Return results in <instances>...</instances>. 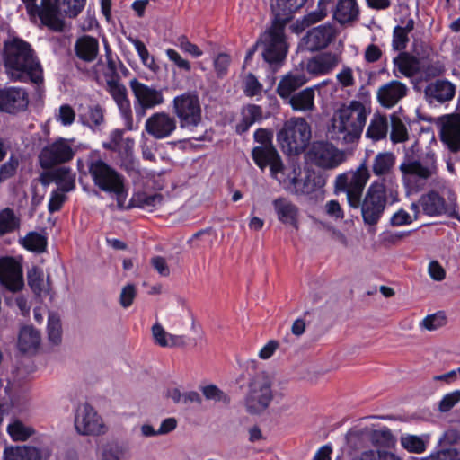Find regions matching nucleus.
I'll use <instances>...</instances> for the list:
<instances>
[{"instance_id": "16", "label": "nucleus", "mask_w": 460, "mask_h": 460, "mask_svg": "<svg viewBox=\"0 0 460 460\" xmlns=\"http://www.w3.org/2000/svg\"><path fill=\"white\" fill-rule=\"evenodd\" d=\"M0 283L8 290L16 292L23 287V274L21 262L12 256L0 258Z\"/></svg>"}, {"instance_id": "54", "label": "nucleus", "mask_w": 460, "mask_h": 460, "mask_svg": "<svg viewBox=\"0 0 460 460\" xmlns=\"http://www.w3.org/2000/svg\"><path fill=\"white\" fill-rule=\"evenodd\" d=\"M27 280L30 288L34 293H40L43 286V272L37 266L32 267L27 272Z\"/></svg>"}, {"instance_id": "59", "label": "nucleus", "mask_w": 460, "mask_h": 460, "mask_svg": "<svg viewBox=\"0 0 460 460\" xmlns=\"http://www.w3.org/2000/svg\"><path fill=\"white\" fill-rule=\"evenodd\" d=\"M408 42V34L401 30V26L394 27L392 40V46L394 49L402 51L406 49Z\"/></svg>"}, {"instance_id": "15", "label": "nucleus", "mask_w": 460, "mask_h": 460, "mask_svg": "<svg viewBox=\"0 0 460 460\" xmlns=\"http://www.w3.org/2000/svg\"><path fill=\"white\" fill-rule=\"evenodd\" d=\"M311 160L319 167L333 169L341 164L346 157L342 151L327 142H316L310 150Z\"/></svg>"}, {"instance_id": "56", "label": "nucleus", "mask_w": 460, "mask_h": 460, "mask_svg": "<svg viewBox=\"0 0 460 460\" xmlns=\"http://www.w3.org/2000/svg\"><path fill=\"white\" fill-rule=\"evenodd\" d=\"M18 166V157L11 155L9 159L0 166V176L3 182L15 175Z\"/></svg>"}, {"instance_id": "12", "label": "nucleus", "mask_w": 460, "mask_h": 460, "mask_svg": "<svg viewBox=\"0 0 460 460\" xmlns=\"http://www.w3.org/2000/svg\"><path fill=\"white\" fill-rule=\"evenodd\" d=\"M447 199L435 190H430L420 198V205L422 212L429 217H439L447 215L456 217V198L451 190H446Z\"/></svg>"}, {"instance_id": "22", "label": "nucleus", "mask_w": 460, "mask_h": 460, "mask_svg": "<svg viewBox=\"0 0 460 460\" xmlns=\"http://www.w3.org/2000/svg\"><path fill=\"white\" fill-rule=\"evenodd\" d=\"M341 54L326 51L315 55L306 63V70L314 75H323L331 73L341 62Z\"/></svg>"}, {"instance_id": "43", "label": "nucleus", "mask_w": 460, "mask_h": 460, "mask_svg": "<svg viewBox=\"0 0 460 460\" xmlns=\"http://www.w3.org/2000/svg\"><path fill=\"white\" fill-rule=\"evenodd\" d=\"M246 411L250 414L259 413V382L253 376L249 382V392L245 398Z\"/></svg>"}, {"instance_id": "26", "label": "nucleus", "mask_w": 460, "mask_h": 460, "mask_svg": "<svg viewBox=\"0 0 460 460\" xmlns=\"http://www.w3.org/2000/svg\"><path fill=\"white\" fill-rule=\"evenodd\" d=\"M283 396L280 383L272 375L261 376V408H267L271 402H279Z\"/></svg>"}, {"instance_id": "24", "label": "nucleus", "mask_w": 460, "mask_h": 460, "mask_svg": "<svg viewBox=\"0 0 460 460\" xmlns=\"http://www.w3.org/2000/svg\"><path fill=\"white\" fill-rule=\"evenodd\" d=\"M337 31L332 24L317 26L307 32L305 37L308 49L314 51L327 47L336 37Z\"/></svg>"}, {"instance_id": "14", "label": "nucleus", "mask_w": 460, "mask_h": 460, "mask_svg": "<svg viewBox=\"0 0 460 460\" xmlns=\"http://www.w3.org/2000/svg\"><path fill=\"white\" fill-rule=\"evenodd\" d=\"M75 428L79 434L86 436H97L105 432L102 418L87 402L77 407L75 414Z\"/></svg>"}, {"instance_id": "52", "label": "nucleus", "mask_w": 460, "mask_h": 460, "mask_svg": "<svg viewBox=\"0 0 460 460\" xmlns=\"http://www.w3.org/2000/svg\"><path fill=\"white\" fill-rule=\"evenodd\" d=\"M333 0H319L317 9L304 17V23L306 26L316 23L324 19L329 11V5Z\"/></svg>"}, {"instance_id": "6", "label": "nucleus", "mask_w": 460, "mask_h": 460, "mask_svg": "<svg viewBox=\"0 0 460 460\" xmlns=\"http://www.w3.org/2000/svg\"><path fill=\"white\" fill-rule=\"evenodd\" d=\"M88 172L94 186L103 192L115 195L118 207L123 208L128 192L125 177L102 159L88 162Z\"/></svg>"}, {"instance_id": "5", "label": "nucleus", "mask_w": 460, "mask_h": 460, "mask_svg": "<svg viewBox=\"0 0 460 460\" xmlns=\"http://www.w3.org/2000/svg\"><path fill=\"white\" fill-rule=\"evenodd\" d=\"M399 170L403 186L409 191L418 192L438 173L436 155L429 151L419 159L406 156L400 164Z\"/></svg>"}, {"instance_id": "58", "label": "nucleus", "mask_w": 460, "mask_h": 460, "mask_svg": "<svg viewBox=\"0 0 460 460\" xmlns=\"http://www.w3.org/2000/svg\"><path fill=\"white\" fill-rule=\"evenodd\" d=\"M66 192L52 190L48 204V210L50 214L59 211L66 200Z\"/></svg>"}, {"instance_id": "40", "label": "nucleus", "mask_w": 460, "mask_h": 460, "mask_svg": "<svg viewBox=\"0 0 460 460\" xmlns=\"http://www.w3.org/2000/svg\"><path fill=\"white\" fill-rule=\"evenodd\" d=\"M388 131V122L385 116L375 115L367 129L366 136L374 141L385 138Z\"/></svg>"}, {"instance_id": "50", "label": "nucleus", "mask_w": 460, "mask_h": 460, "mask_svg": "<svg viewBox=\"0 0 460 460\" xmlns=\"http://www.w3.org/2000/svg\"><path fill=\"white\" fill-rule=\"evenodd\" d=\"M259 119V105L251 104L244 109L243 112V119L237 125L236 130L238 133H244L249 128Z\"/></svg>"}, {"instance_id": "53", "label": "nucleus", "mask_w": 460, "mask_h": 460, "mask_svg": "<svg viewBox=\"0 0 460 460\" xmlns=\"http://www.w3.org/2000/svg\"><path fill=\"white\" fill-rule=\"evenodd\" d=\"M354 460H402V458L386 450H367Z\"/></svg>"}, {"instance_id": "17", "label": "nucleus", "mask_w": 460, "mask_h": 460, "mask_svg": "<svg viewBox=\"0 0 460 460\" xmlns=\"http://www.w3.org/2000/svg\"><path fill=\"white\" fill-rule=\"evenodd\" d=\"M441 141L454 153L460 151V115L449 114L438 119Z\"/></svg>"}, {"instance_id": "45", "label": "nucleus", "mask_w": 460, "mask_h": 460, "mask_svg": "<svg viewBox=\"0 0 460 460\" xmlns=\"http://www.w3.org/2000/svg\"><path fill=\"white\" fill-rule=\"evenodd\" d=\"M7 433L13 441H26L34 433V429L16 420L7 426Z\"/></svg>"}, {"instance_id": "51", "label": "nucleus", "mask_w": 460, "mask_h": 460, "mask_svg": "<svg viewBox=\"0 0 460 460\" xmlns=\"http://www.w3.org/2000/svg\"><path fill=\"white\" fill-rule=\"evenodd\" d=\"M202 394L208 401L223 402L228 405L231 402L230 396L219 389L216 385H208L200 387Z\"/></svg>"}, {"instance_id": "46", "label": "nucleus", "mask_w": 460, "mask_h": 460, "mask_svg": "<svg viewBox=\"0 0 460 460\" xmlns=\"http://www.w3.org/2000/svg\"><path fill=\"white\" fill-rule=\"evenodd\" d=\"M58 172H62L60 179H56L55 183L60 192H70L75 189V174L72 172L69 167H58Z\"/></svg>"}, {"instance_id": "8", "label": "nucleus", "mask_w": 460, "mask_h": 460, "mask_svg": "<svg viewBox=\"0 0 460 460\" xmlns=\"http://www.w3.org/2000/svg\"><path fill=\"white\" fill-rule=\"evenodd\" d=\"M370 178V172L366 160L355 170L340 173L334 181V192H343L350 208H358L363 190Z\"/></svg>"}, {"instance_id": "30", "label": "nucleus", "mask_w": 460, "mask_h": 460, "mask_svg": "<svg viewBox=\"0 0 460 460\" xmlns=\"http://www.w3.org/2000/svg\"><path fill=\"white\" fill-rule=\"evenodd\" d=\"M307 82L304 72L295 70L286 75L279 83L278 93L279 96L289 97L293 92L303 86Z\"/></svg>"}, {"instance_id": "48", "label": "nucleus", "mask_w": 460, "mask_h": 460, "mask_svg": "<svg viewBox=\"0 0 460 460\" xmlns=\"http://www.w3.org/2000/svg\"><path fill=\"white\" fill-rule=\"evenodd\" d=\"M49 341L54 344L58 345L62 341V325L60 318L56 314H50L48 318L47 325Z\"/></svg>"}, {"instance_id": "10", "label": "nucleus", "mask_w": 460, "mask_h": 460, "mask_svg": "<svg viewBox=\"0 0 460 460\" xmlns=\"http://www.w3.org/2000/svg\"><path fill=\"white\" fill-rule=\"evenodd\" d=\"M172 111L179 119L180 128L192 131L202 120L199 96L190 92L177 95L172 101Z\"/></svg>"}, {"instance_id": "60", "label": "nucleus", "mask_w": 460, "mask_h": 460, "mask_svg": "<svg viewBox=\"0 0 460 460\" xmlns=\"http://www.w3.org/2000/svg\"><path fill=\"white\" fill-rule=\"evenodd\" d=\"M230 56L226 53H220L214 60V68L218 77H223L227 74L230 65Z\"/></svg>"}, {"instance_id": "23", "label": "nucleus", "mask_w": 460, "mask_h": 460, "mask_svg": "<svg viewBox=\"0 0 460 460\" xmlns=\"http://www.w3.org/2000/svg\"><path fill=\"white\" fill-rule=\"evenodd\" d=\"M407 92L406 84L397 80H393L380 86L376 95L379 103L383 107L392 108L406 96Z\"/></svg>"}, {"instance_id": "19", "label": "nucleus", "mask_w": 460, "mask_h": 460, "mask_svg": "<svg viewBox=\"0 0 460 460\" xmlns=\"http://www.w3.org/2000/svg\"><path fill=\"white\" fill-rule=\"evenodd\" d=\"M177 128V122L174 117L161 111L151 115L146 121V131L155 139H164L169 137Z\"/></svg>"}, {"instance_id": "27", "label": "nucleus", "mask_w": 460, "mask_h": 460, "mask_svg": "<svg viewBox=\"0 0 460 460\" xmlns=\"http://www.w3.org/2000/svg\"><path fill=\"white\" fill-rule=\"evenodd\" d=\"M75 56L82 61L91 63L99 54V41L90 35L79 37L75 43Z\"/></svg>"}, {"instance_id": "4", "label": "nucleus", "mask_w": 460, "mask_h": 460, "mask_svg": "<svg viewBox=\"0 0 460 460\" xmlns=\"http://www.w3.org/2000/svg\"><path fill=\"white\" fill-rule=\"evenodd\" d=\"M367 111L364 103L351 101L336 110L331 119L329 133L332 138L345 144L358 141L367 121Z\"/></svg>"}, {"instance_id": "34", "label": "nucleus", "mask_w": 460, "mask_h": 460, "mask_svg": "<svg viewBox=\"0 0 460 460\" xmlns=\"http://www.w3.org/2000/svg\"><path fill=\"white\" fill-rule=\"evenodd\" d=\"M429 443V436L423 434L420 436L409 433L402 434L400 437V444L403 449L409 453L422 454L427 450Z\"/></svg>"}, {"instance_id": "9", "label": "nucleus", "mask_w": 460, "mask_h": 460, "mask_svg": "<svg viewBox=\"0 0 460 460\" xmlns=\"http://www.w3.org/2000/svg\"><path fill=\"white\" fill-rule=\"evenodd\" d=\"M389 196H392V190H387L384 181H374L369 185L359 205L365 225L376 226L380 221L388 205Z\"/></svg>"}, {"instance_id": "44", "label": "nucleus", "mask_w": 460, "mask_h": 460, "mask_svg": "<svg viewBox=\"0 0 460 460\" xmlns=\"http://www.w3.org/2000/svg\"><path fill=\"white\" fill-rule=\"evenodd\" d=\"M359 432L362 436L369 437L375 444H385L389 446L394 441V436L388 428H383L381 429L365 428Z\"/></svg>"}, {"instance_id": "7", "label": "nucleus", "mask_w": 460, "mask_h": 460, "mask_svg": "<svg viewBox=\"0 0 460 460\" xmlns=\"http://www.w3.org/2000/svg\"><path fill=\"white\" fill-rule=\"evenodd\" d=\"M312 137L311 126L301 117H293L285 121L277 135L283 151L288 155H298L305 150Z\"/></svg>"}, {"instance_id": "18", "label": "nucleus", "mask_w": 460, "mask_h": 460, "mask_svg": "<svg viewBox=\"0 0 460 460\" xmlns=\"http://www.w3.org/2000/svg\"><path fill=\"white\" fill-rule=\"evenodd\" d=\"M29 105L28 93L21 87L0 89V111L17 114L27 110Z\"/></svg>"}, {"instance_id": "63", "label": "nucleus", "mask_w": 460, "mask_h": 460, "mask_svg": "<svg viewBox=\"0 0 460 460\" xmlns=\"http://www.w3.org/2000/svg\"><path fill=\"white\" fill-rule=\"evenodd\" d=\"M460 401V391L456 390L447 394L439 402V410L442 412L450 411Z\"/></svg>"}, {"instance_id": "62", "label": "nucleus", "mask_w": 460, "mask_h": 460, "mask_svg": "<svg viewBox=\"0 0 460 460\" xmlns=\"http://www.w3.org/2000/svg\"><path fill=\"white\" fill-rule=\"evenodd\" d=\"M243 92L247 96L259 94V80L252 73H248L243 79Z\"/></svg>"}, {"instance_id": "49", "label": "nucleus", "mask_w": 460, "mask_h": 460, "mask_svg": "<svg viewBox=\"0 0 460 460\" xmlns=\"http://www.w3.org/2000/svg\"><path fill=\"white\" fill-rule=\"evenodd\" d=\"M391 141L394 144L403 143L408 140L409 134L405 124L396 116L391 117Z\"/></svg>"}, {"instance_id": "61", "label": "nucleus", "mask_w": 460, "mask_h": 460, "mask_svg": "<svg viewBox=\"0 0 460 460\" xmlns=\"http://www.w3.org/2000/svg\"><path fill=\"white\" fill-rule=\"evenodd\" d=\"M123 449L118 445H107L103 447L101 460H123Z\"/></svg>"}, {"instance_id": "41", "label": "nucleus", "mask_w": 460, "mask_h": 460, "mask_svg": "<svg viewBox=\"0 0 460 460\" xmlns=\"http://www.w3.org/2000/svg\"><path fill=\"white\" fill-rule=\"evenodd\" d=\"M20 227V219L10 208L0 210V235L13 233Z\"/></svg>"}, {"instance_id": "42", "label": "nucleus", "mask_w": 460, "mask_h": 460, "mask_svg": "<svg viewBox=\"0 0 460 460\" xmlns=\"http://www.w3.org/2000/svg\"><path fill=\"white\" fill-rule=\"evenodd\" d=\"M447 323V318L443 312H437L427 315L419 323L421 331L435 332Z\"/></svg>"}, {"instance_id": "2", "label": "nucleus", "mask_w": 460, "mask_h": 460, "mask_svg": "<svg viewBox=\"0 0 460 460\" xmlns=\"http://www.w3.org/2000/svg\"><path fill=\"white\" fill-rule=\"evenodd\" d=\"M1 56L10 81L42 83V69L29 42L18 37L5 40Z\"/></svg>"}, {"instance_id": "36", "label": "nucleus", "mask_w": 460, "mask_h": 460, "mask_svg": "<svg viewBox=\"0 0 460 460\" xmlns=\"http://www.w3.org/2000/svg\"><path fill=\"white\" fill-rule=\"evenodd\" d=\"M289 104L296 111H311L314 109V89L305 88L290 97Z\"/></svg>"}, {"instance_id": "35", "label": "nucleus", "mask_w": 460, "mask_h": 460, "mask_svg": "<svg viewBox=\"0 0 460 460\" xmlns=\"http://www.w3.org/2000/svg\"><path fill=\"white\" fill-rule=\"evenodd\" d=\"M40 343V332L31 326H24L21 329L18 337V348L21 352L28 353L35 351Z\"/></svg>"}, {"instance_id": "1", "label": "nucleus", "mask_w": 460, "mask_h": 460, "mask_svg": "<svg viewBox=\"0 0 460 460\" xmlns=\"http://www.w3.org/2000/svg\"><path fill=\"white\" fill-rule=\"evenodd\" d=\"M272 134L261 129V145H266ZM269 166L270 175L279 181L284 189L296 194H311L325 184V181L314 173L306 172L302 177L301 166L291 160L283 165L280 157L272 146H261V170Z\"/></svg>"}, {"instance_id": "20", "label": "nucleus", "mask_w": 460, "mask_h": 460, "mask_svg": "<svg viewBox=\"0 0 460 460\" xmlns=\"http://www.w3.org/2000/svg\"><path fill=\"white\" fill-rule=\"evenodd\" d=\"M61 0H41V7L33 10V14H38L42 24L54 31H63L64 21L59 18L61 11Z\"/></svg>"}, {"instance_id": "25", "label": "nucleus", "mask_w": 460, "mask_h": 460, "mask_svg": "<svg viewBox=\"0 0 460 460\" xmlns=\"http://www.w3.org/2000/svg\"><path fill=\"white\" fill-rule=\"evenodd\" d=\"M108 93L116 102L121 117L127 122H132V110L130 101L128 98L127 88L118 81L110 80L107 82Z\"/></svg>"}, {"instance_id": "55", "label": "nucleus", "mask_w": 460, "mask_h": 460, "mask_svg": "<svg viewBox=\"0 0 460 460\" xmlns=\"http://www.w3.org/2000/svg\"><path fill=\"white\" fill-rule=\"evenodd\" d=\"M86 0H61L63 12L69 18H75L84 8Z\"/></svg>"}, {"instance_id": "57", "label": "nucleus", "mask_w": 460, "mask_h": 460, "mask_svg": "<svg viewBox=\"0 0 460 460\" xmlns=\"http://www.w3.org/2000/svg\"><path fill=\"white\" fill-rule=\"evenodd\" d=\"M128 40L132 43L137 52L141 61L145 66H150L153 64L154 58L149 56V52L143 41L137 38L128 37Z\"/></svg>"}, {"instance_id": "13", "label": "nucleus", "mask_w": 460, "mask_h": 460, "mask_svg": "<svg viewBox=\"0 0 460 460\" xmlns=\"http://www.w3.org/2000/svg\"><path fill=\"white\" fill-rule=\"evenodd\" d=\"M129 86L136 98L135 111L137 117H143L146 110L155 108L164 101L162 91L151 88L137 78L129 82Z\"/></svg>"}, {"instance_id": "32", "label": "nucleus", "mask_w": 460, "mask_h": 460, "mask_svg": "<svg viewBox=\"0 0 460 460\" xmlns=\"http://www.w3.org/2000/svg\"><path fill=\"white\" fill-rule=\"evenodd\" d=\"M4 460H42V454L32 446L10 447L4 451Z\"/></svg>"}, {"instance_id": "64", "label": "nucleus", "mask_w": 460, "mask_h": 460, "mask_svg": "<svg viewBox=\"0 0 460 460\" xmlns=\"http://www.w3.org/2000/svg\"><path fill=\"white\" fill-rule=\"evenodd\" d=\"M75 119V112L69 104H63L59 107L58 120H59L63 126L72 125Z\"/></svg>"}, {"instance_id": "38", "label": "nucleus", "mask_w": 460, "mask_h": 460, "mask_svg": "<svg viewBox=\"0 0 460 460\" xmlns=\"http://www.w3.org/2000/svg\"><path fill=\"white\" fill-rule=\"evenodd\" d=\"M163 196L159 193L148 194L144 191L134 193L130 199L128 208H151L161 204Z\"/></svg>"}, {"instance_id": "28", "label": "nucleus", "mask_w": 460, "mask_h": 460, "mask_svg": "<svg viewBox=\"0 0 460 460\" xmlns=\"http://www.w3.org/2000/svg\"><path fill=\"white\" fill-rule=\"evenodd\" d=\"M394 66L395 76L401 74L405 77H412L419 74L420 60L407 52H402L394 58Z\"/></svg>"}, {"instance_id": "29", "label": "nucleus", "mask_w": 460, "mask_h": 460, "mask_svg": "<svg viewBox=\"0 0 460 460\" xmlns=\"http://www.w3.org/2000/svg\"><path fill=\"white\" fill-rule=\"evenodd\" d=\"M359 8L356 0H338L333 11V18L341 24L358 20Z\"/></svg>"}, {"instance_id": "3", "label": "nucleus", "mask_w": 460, "mask_h": 460, "mask_svg": "<svg viewBox=\"0 0 460 460\" xmlns=\"http://www.w3.org/2000/svg\"><path fill=\"white\" fill-rule=\"evenodd\" d=\"M307 0H277L271 4L275 20L266 32L263 58L274 68L279 66L287 54V44L284 37V28L291 18V13L305 5Z\"/></svg>"}, {"instance_id": "37", "label": "nucleus", "mask_w": 460, "mask_h": 460, "mask_svg": "<svg viewBox=\"0 0 460 460\" xmlns=\"http://www.w3.org/2000/svg\"><path fill=\"white\" fill-rule=\"evenodd\" d=\"M275 208L280 221L297 228L298 210L294 204L284 199H279L275 201Z\"/></svg>"}, {"instance_id": "21", "label": "nucleus", "mask_w": 460, "mask_h": 460, "mask_svg": "<svg viewBox=\"0 0 460 460\" xmlns=\"http://www.w3.org/2000/svg\"><path fill=\"white\" fill-rule=\"evenodd\" d=\"M456 93V86L448 80H436L424 89V97L430 103H445L451 101Z\"/></svg>"}, {"instance_id": "31", "label": "nucleus", "mask_w": 460, "mask_h": 460, "mask_svg": "<svg viewBox=\"0 0 460 460\" xmlns=\"http://www.w3.org/2000/svg\"><path fill=\"white\" fill-rule=\"evenodd\" d=\"M152 335L155 342L163 348L183 347L186 344L184 335H174L165 332L161 323H155L152 326Z\"/></svg>"}, {"instance_id": "47", "label": "nucleus", "mask_w": 460, "mask_h": 460, "mask_svg": "<svg viewBox=\"0 0 460 460\" xmlns=\"http://www.w3.org/2000/svg\"><path fill=\"white\" fill-rule=\"evenodd\" d=\"M445 72V66L439 60H429L426 63L420 64L419 75L424 80L438 77Z\"/></svg>"}, {"instance_id": "33", "label": "nucleus", "mask_w": 460, "mask_h": 460, "mask_svg": "<svg viewBox=\"0 0 460 460\" xmlns=\"http://www.w3.org/2000/svg\"><path fill=\"white\" fill-rule=\"evenodd\" d=\"M396 157L392 152H380L373 159L372 172L377 177H386L394 167Z\"/></svg>"}, {"instance_id": "39", "label": "nucleus", "mask_w": 460, "mask_h": 460, "mask_svg": "<svg viewBox=\"0 0 460 460\" xmlns=\"http://www.w3.org/2000/svg\"><path fill=\"white\" fill-rule=\"evenodd\" d=\"M21 244L27 251L42 253L48 247V238L35 231L29 232L22 240Z\"/></svg>"}, {"instance_id": "11", "label": "nucleus", "mask_w": 460, "mask_h": 460, "mask_svg": "<svg viewBox=\"0 0 460 460\" xmlns=\"http://www.w3.org/2000/svg\"><path fill=\"white\" fill-rule=\"evenodd\" d=\"M75 155L70 140L60 137L40 150L38 156L39 164L43 170H49L71 161Z\"/></svg>"}]
</instances>
